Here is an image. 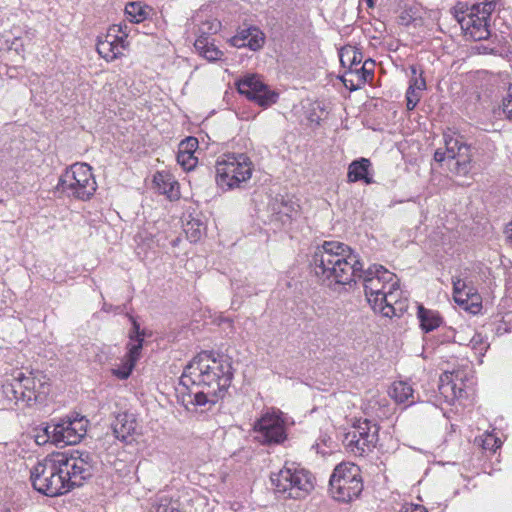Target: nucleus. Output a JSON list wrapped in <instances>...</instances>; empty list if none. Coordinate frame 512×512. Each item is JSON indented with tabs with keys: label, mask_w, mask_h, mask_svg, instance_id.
<instances>
[{
	"label": "nucleus",
	"mask_w": 512,
	"mask_h": 512,
	"mask_svg": "<svg viewBox=\"0 0 512 512\" xmlns=\"http://www.w3.org/2000/svg\"><path fill=\"white\" fill-rule=\"evenodd\" d=\"M92 473V458L89 453H57L38 462L30 471V480L36 491L55 497L82 486Z\"/></svg>",
	"instance_id": "nucleus-1"
},
{
	"label": "nucleus",
	"mask_w": 512,
	"mask_h": 512,
	"mask_svg": "<svg viewBox=\"0 0 512 512\" xmlns=\"http://www.w3.org/2000/svg\"><path fill=\"white\" fill-rule=\"evenodd\" d=\"M360 265L359 255L338 241H325L317 246L311 260L316 277L330 288L351 284Z\"/></svg>",
	"instance_id": "nucleus-2"
},
{
	"label": "nucleus",
	"mask_w": 512,
	"mask_h": 512,
	"mask_svg": "<svg viewBox=\"0 0 512 512\" xmlns=\"http://www.w3.org/2000/svg\"><path fill=\"white\" fill-rule=\"evenodd\" d=\"M233 378L232 363L226 356L215 358L211 353L201 352L184 368L180 384L210 389L224 395Z\"/></svg>",
	"instance_id": "nucleus-3"
},
{
	"label": "nucleus",
	"mask_w": 512,
	"mask_h": 512,
	"mask_svg": "<svg viewBox=\"0 0 512 512\" xmlns=\"http://www.w3.org/2000/svg\"><path fill=\"white\" fill-rule=\"evenodd\" d=\"M495 8L494 1H458L452 8V13L466 36L474 41H481L491 35V15Z\"/></svg>",
	"instance_id": "nucleus-4"
},
{
	"label": "nucleus",
	"mask_w": 512,
	"mask_h": 512,
	"mask_svg": "<svg viewBox=\"0 0 512 512\" xmlns=\"http://www.w3.org/2000/svg\"><path fill=\"white\" fill-rule=\"evenodd\" d=\"M275 492L284 498H305L315 487V478L310 471L295 462H286L284 467L270 477Z\"/></svg>",
	"instance_id": "nucleus-5"
},
{
	"label": "nucleus",
	"mask_w": 512,
	"mask_h": 512,
	"mask_svg": "<svg viewBox=\"0 0 512 512\" xmlns=\"http://www.w3.org/2000/svg\"><path fill=\"white\" fill-rule=\"evenodd\" d=\"M216 183L222 190L240 187L252 175V162L243 153H227L219 156L215 164Z\"/></svg>",
	"instance_id": "nucleus-6"
},
{
	"label": "nucleus",
	"mask_w": 512,
	"mask_h": 512,
	"mask_svg": "<svg viewBox=\"0 0 512 512\" xmlns=\"http://www.w3.org/2000/svg\"><path fill=\"white\" fill-rule=\"evenodd\" d=\"M57 189L78 200L87 201L96 192L97 183L92 168L86 163H75L60 176Z\"/></svg>",
	"instance_id": "nucleus-7"
},
{
	"label": "nucleus",
	"mask_w": 512,
	"mask_h": 512,
	"mask_svg": "<svg viewBox=\"0 0 512 512\" xmlns=\"http://www.w3.org/2000/svg\"><path fill=\"white\" fill-rule=\"evenodd\" d=\"M363 490L360 469L351 463H341L335 467L329 480V491L338 502L349 503L357 499Z\"/></svg>",
	"instance_id": "nucleus-8"
},
{
	"label": "nucleus",
	"mask_w": 512,
	"mask_h": 512,
	"mask_svg": "<svg viewBox=\"0 0 512 512\" xmlns=\"http://www.w3.org/2000/svg\"><path fill=\"white\" fill-rule=\"evenodd\" d=\"M395 279L396 276L383 266L374 264L364 269V265L361 262L355 275V280L352 282L362 283L367 301L373 310L377 311V307L380 304L379 297H382V294L388 289V284H391Z\"/></svg>",
	"instance_id": "nucleus-9"
},
{
	"label": "nucleus",
	"mask_w": 512,
	"mask_h": 512,
	"mask_svg": "<svg viewBox=\"0 0 512 512\" xmlns=\"http://www.w3.org/2000/svg\"><path fill=\"white\" fill-rule=\"evenodd\" d=\"M379 437V426L369 419H359L344 436L343 443L355 456H364L373 451Z\"/></svg>",
	"instance_id": "nucleus-10"
},
{
	"label": "nucleus",
	"mask_w": 512,
	"mask_h": 512,
	"mask_svg": "<svg viewBox=\"0 0 512 512\" xmlns=\"http://www.w3.org/2000/svg\"><path fill=\"white\" fill-rule=\"evenodd\" d=\"M254 438L263 445L282 443L287 435L281 412L264 413L254 424Z\"/></svg>",
	"instance_id": "nucleus-11"
},
{
	"label": "nucleus",
	"mask_w": 512,
	"mask_h": 512,
	"mask_svg": "<svg viewBox=\"0 0 512 512\" xmlns=\"http://www.w3.org/2000/svg\"><path fill=\"white\" fill-rule=\"evenodd\" d=\"M445 147L448 154L449 170L459 176L467 175L472 168L474 147L463 141V137L446 136Z\"/></svg>",
	"instance_id": "nucleus-12"
},
{
	"label": "nucleus",
	"mask_w": 512,
	"mask_h": 512,
	"mask_svg": "<svg viewBox=\"0 0 512 512\" xmlns=\"http://www.w3.org/2000/svg\"><path fill=\"white\" fill-rule=\"evenodd\" d=\"M236 86L240 94L264 108L275 104L279 98V94L271 90L256 74L244 76L236 82Z\"/></svg>",
	"instance_id": "nucleus-13"
},
{
	"label": "nucleus",
	"mask_w": 512,
	"mask_h": 512,
	"mask_svg": "<svg viewBox=\"0 0 512 512\" xmlns=\"http://www.w3.org/2000/svg\"><path fill=\"white\" fill-rule=\"evenodd\" d=\"M87 421L84 417L63 419L55 424L57 442L59 446L75 445L81 441L86 434Z\"/></svg>",
	"instance_id": "nucleus-14"
},
{
	"label": "nucleus",
	"mask_w": 512,
	"mask_h": 512,
	"mask_svg": "<svg viewBox=\"0 0 512 512\" xmlns=\"http://www.w3.org/2000/svg\"><path fill=\"white\" fill-rule=\"evenodd\" d=\"M232 46L237 48L248 47L252 51L260 50L265 43L264 33L256 26H249L240 29L230 39Z\"/></svg>",
	"instance_id": "nucleus-15"
},
{
	"label": "nucleus",
	"mask_w": 512,
	"mask_h": 512,
	"mask_svg": "<svg viewBox=\"0 0 512 512\" xmlns=\"http://www.w3.org/2000/svg\"><path fill=\"white\" fill-rule=\"evenodd\" d=\"M28 378L33 381V384H30L29 390H27L26 403L31 405L43 402L50 391L49 379L41 372H30Z\"/></svg>",
	"instance_id": "nucleus-16"
},
{
	"label": "nucleus",
	"mask_w": 512,
	"mask_h": 512,
	"mask_svg": "<svg viewBox=\"0 0 512 512\" xmlns=\"http://www.w3.org/2000/svg\"><path fill=\"white\" fill-rule=\"evenodd\" d=\"M136 428L137 422L135 416L127 412L118 414L112 423L115 437L125 443L132 441Z\"/></svg>",
	"instance_id": "nucleus-17"
},
{
	"label": "nucleus",
	"mask_w": 512,
	"mask_h": 512,
	"mask_svg": "<svg viewBox=\"0 0 512 512\" xmlns=\"http://www.w3.org/2000/svg\"><path fill=\"white\" fill-rule=\"evenodd\" d=\"M33 381L28 378L22 371H16L12 375L11 382H7L4 387V392L8 397L15 401L26 402V393L29 390V385Z\"/></svg>",
	"instance_id": "nucleus-18"
},
{
	"label": "nucleus",
	"mask_w": 512,
	"mask_h": 512,
	"mask_svg": "<svg viewBox=\"0 0 512 512\" xmlns=\"http://www.w3.org/2000/svg\"><path fill=\"white\" fill-rule=\"evenodd\" d=\"M197 146L198 141L194 137H188L180 143L176 159L184 170L190 171L196 166L197 157L194 156V149Z\"/></svg>",
	"instance_id": "nucleus-19"
},
{
	"label": "nucleus",
	"mask_w": 512,
	"mask_h": 512,
	"mask_svg": "<svg viewBox=\"0 0 512 512\" xmlns=\"http://www.w3.org/2000/svg\"><path fill=\"white\" fill-rule=\"evenodd\" d=\"M371 165V161L367 158H360L351 162L348 167V181H364L366 184L373 183V178L369 175V169L371 168Z\"/></svg>",
	"instance_id": "nucleus-20"
},
{
	"label": "nucleus",
	"mask_w": 512,
	"mask_h": 512,
	"mask_svg": "<svg viewBox=\"0 0 512 512\" xmlns=\"http://www.w3.org/2000/svg\"><path fill=\"white\" fill-rule=\"evenodd\" d=\"M154 183L159 193L166 195L170 200L179 198V184L169 173L157 172L154 175Z\"/></svg>",
	"instance_id": "nucleus-21"
},
{
	"label": "nucleus",
	"mask_w": 512,
	"mask_h": 512,
	"mask_svg": "<svg viewBox=\"0 0 512 512\" xmlns=\"http://www.w3.org/2000/svg\"><path fill=\"white\" fill-rule=\"evenodd\" d=\"M132 325L133 331L130 334V339L132 343L129 345L128 353L125 356L124 360L135 365L141 355V350L144 341V333L140 331V325L135 320L132 321Z\"/></svg>",
	"instance_id": "nucleus-22"
},
{
	"label": "nucleus",
	"mask_w": 512,
	"mask_h": 512,
	"mask_svg": "<svg viewBox=\"0 0 512 512\" xmlns=\"http://www.w3.org/2000/svg\"><path fill=\"white\" fill-rule=\"evenodd\" d=\"M417 318L420 327L426 333L433 331L442 324V318L437 311L426 309L423 305L417 304Z\"/></svg>",
	"instance_id": "nucleus-23"
},
{
	"label": "nucleus",
	"mask_w": 512,
	"mask_h": 512,
	"mask_svg": "<svg viewBox=\"0 0 512 512\" xmlns=\"http://www.w3.org/2000/svg\"><path fill=\"white\" fill-rule=\"evenodd\" d=\"M146 512H180L179 503L166 493L160 492L150 499Z\"/></svg>",
	"instance_id": "nucleus-24"
},
{
	"label": "nucleus",
	"mask_w": 512,
	"mask_h": 512,
	"mask_svg": "<svg viewBox=\"0 0 512 512\" xmlns=\"http://www.w3.org/2000/svg\"><path fill=\"white\" fill-rule=\"evenodd\" d=\"M340 62L343 67L349 68V74H353L363 59L362 53L354 46L343 47L339 52Z\"/></svg>",
	"instance_id": "nucleus-25"
},
{
	"label": "nucleus",
	"mask_w": 512,
	"mask_h": 512,
	"mask_svg": "<svg viewBox=\"0 0 512 512\" xmlns=\"http://www.w3.org/2000/svg\"><path fill=\"white\" fill-rule=\"evenodd\" d=\"M413 388L406 382L393 383L389 394L398 403L411 405L414 403Z\"/></svg>",
	"instance_id": "nucleus-26"
},
{
	"label": "nucleus",
	"mask_w": 512,
	"mask_h": 512,
	"mask_svg": "<svg viewBox=\"0 0 512 512\" xmlns=\"http://www.w3.org/2000/svg\"><path fill=\"white\" fill-rule=\"evenodd\" d=\"M402 295L403 292L400 289L399 281L396 278L391 284H388V289L385 291L384 294H382V297H379L380 304L377 307L376 312L381 313V309H386L390 306L395 305Z\"/></svg>",
	"instance_id": "nucleus-27"
},
{
	"label": "nucleus",
	"mask_w": 512,
	"mask_h": 512,
	"mask_svg": "<svg viewBox=\"0 0 512 512\" xmlns=\"http://www.w3.org/2000/svg\"><path fill=\"white\" fill-rule=\"evenodd\" d=\"M118 32H121V25H112L105 35L106 40L111 42V53L116 54V59L122 56L127 48V42L123 36L118 35Z\"/></svg>",
	"instance_id": "nucleus-28"
},
{
	"label": "nucleus",
	"mask_w": 512,
	"mask_h": 512,
	"mask_svg": "<svg viewBox=\"0 0 512 512\" xmlns=\"http://www.w3.org/2000/svg\"><path fill=\"white\" fill-rule=\"evenodd\" d=\"M452 373H444L440 377L438 389L439 393L444 397L445 401L449 404L454 403L456 399H458V394L454 393V389H456V383L453 381Z\"/></svg>",
	"instance_id": "nucleus-29"
},
{
	"label": "nucleus",
	"mask_w": 512,
	"mask_h": 512,
	"mask_svg": "<svg viewBox=\"0 0 512 512\" xmlns=\"http://www.w3.org/2000/svg\"><path fill=\"white\" fill-rule=\"evenodd\" d=\"M194 47L198 53L208 61H217L223 56V52L220 51L212 41L196 39Z\"/></svg>",
	"instance_id": "nucleus-30"
},
{
	"label": "nucleus",
	"mask_w": 512,
	"mask_h": 512,
	"mask_svg": "<svg viewBox=\"0 0 512 512\" xmlns=\"http://www.w3.org/2000/svg\"><path fill=\"white\" fill-rule=\"evenodd\" d=\"M190 403L195 406H204L207 403L215 404L222 395L210 389L202 388V390L192 392L189 394Z\"/></svg>",
	"instance_id": "nucleus-31"
},
{
	"label": "nucleus",
	"mask_w": 512,
	"mask_h": 512,
	"mask_svg": "<svg viewBox=\"0 0 512 512\" xmlns=\"http://www.w3.org/2000/svg\"><path fill=\"white\" fill-rule=\"evenodd\" d=\"M220 28L221 23L217 19H208L200 24L196 39L210 41L211 36L216 34Z\"/></svg>",
	"instance_id": "nucleus-32"
},
{
	"label": "nucleus",
	"mask_w": 512,
	"mask_h": 512,
	"mask_svg": "<svg viewBox=\"0 0 512 512\" xmlns=\"http://www.w3.org/2000/svg\"><path fill=\"white\" fill-rule=\"evenodd\" d=\"M204 229L203 223L196 219H192L184 225V231L190 242L199 241Z\"/></svg>",
	"instance_id": "nucleus-33"
},
{
	"label": "nucleus",
	"mask_w": 512,
	"mask_h": 512,
	"mask_svg": "<svg viewBox=\"0 0 512 512\" xmlns=\"http://www.w3.org/2000/svg\"><path fill=\"white\" fill-rule=\"evenodd\" d=\"M453 298L455 302L459 306H464V304H469L468 295L465 291H463L465 287V281L460 278H453Z\"/></svg>",
	"instance_id": "nucleus-34"
},
{
	"label": "nucleus",
	"mask_w": 512,
	"mask_h": 512,
	"mask_svg": "<svg viewBox=\"0 0 512 512\" xmlns=\"http://www.w3.org/2000/svg\"><path fill=\"white\" fill-rule=\"evenodd\" d=\"M408 309V299L406 297L401 296V298L396 302L395 305L390 306L386 309H381V314L385 317H400L403 315Z\"/></svg>",
	"instance_id": "nucleus-35"
},
{
	"label": "nucleus",
	"mask_w": 512,
	"mask_h": 512,
	"mask_svg": "<svg viewBox=\"0 0 512 512\" xmlns=\"http://www.w3.org/2000/svg\"><path fill=\"white\" fill-rule=\"evenodd\" d=\"M125 12L132 23H139L146 18V12L139 3H129L125 8Z\"/></svg>",
	"instance_id": "nucleus-36"
},
{
	"label": "nucleus",
	"mask_w": 512,
	"mask_h": 512,
	"mask_svg": "<svg viewBox=\"0 0 512 512\" xmlns=\"http://www.w3.org/2000/svg\"><path fill=\"white\" fill-rule=\"evenodd\" d=\"M375 62L373 60H367L363 63L360 68H355L353 73L357 75L361 84L371 80L373 78V67Z\"/></svg>",
	"instance_id": "nucleus-37"
},
{
	"label": "nucleus",
	"mask_w": 512,
	"mask_h": 512,
	"mask_svg": "<svg viewBox=\"0 0 512 512\" xmlns=\"http://www.w3.org/2000/svg\"><path fill=\"white\" fill-rule=\"evenodd\" d=\"M111 42L106 40V38H99L97 42V52L99 55L104 58L106 61H113L116 59V54L111 53Z\"/></svg>",
	"instance_id": "nucleus-38"
},
{
	"label": "nucleus",
	"mask_w": 512,
	"mask_h": 512,
	"mask_svg": "<svg viewBox=\"0 0 512 512\" xmlns=\"http://www.w3.org/2000/svg\"><path fill=\"white\" fill-rule=\"evenodd\" d=\"M55 424H49L44 429L43 435H37L36 436V442L37 443H46L47 441H51L53 444L59 446V443L57 442V436L56 431H54Z\"/></svg>",
	"instance_id": "nucleus-39"
},
{
	"label": "nucleus",
	"mask_w": 512,
	"mask_h": 512,
	"mask_svg": "<svg viewBox=\"0 0 512 512\" xmlns=\"http://www.w3.org/2000/svg\"><path fill=\"white\" fill-rule=\"evenodd\" d=\"M503 114L507 119H512V84L509 85L506 95L503 97L502 106Z\"/></svg>",
	"instance_id": "nucleus-40"
},
{
	"label": "nucleus",
	"mask_w": 512,
	"mask_h": 512,
	"mask_svg": "<svg viewBox=\"0 0 512 512\" xmlns=\"http://www.w3.org/2000/svg\"><path fill=\"white\" fill-rule=\"evenodd\" d=\"M134 367H135V365L124 360L121 367L112 369V374L114 376H116L117 378L124 380V379H127L131 375Z\"/></svg>",
	"instance_id": "nucleus-41"
},
{
	"label": "nucleus",
	"mask_w": 512,
	"mask_h": 512,
	"mask_svg": "<svg viewBox=\"0 0 512 512\" xmlns=\"http://www.w3.org/2000/svg\"><path fill=\"white\" fill-rule=\"evenodd\" d=\"M481 445H482L483 449L495 452L496 449L501 446V441L499 438H497L493 434L486 433L484 435V438L482 439Z\"/></svg>",
	"instance_id": "nucleus-42"
},
{
	"label": "nucleus",
	"mask_w": 512,
	"mask_h": 512,
	"mask_svg": "<svg viewBox=\"0 0 512 512\" xmlns=\"http://www.w3.org/2000/svg\"><path fill=\"white\" fill-rule=\"evenodd\" d=\"M470 345L476 353L483 355V353L488 349L489 344L484 341L481 334H475L470 340Z\"/></svg>",
	"instance_id": "nucleus-43"
},
{
	"label": "nucleus",
	"mask_w": 512,
	"mask_h": 512,
	"mask_svg": "<svg viewBox=\"0 0 512 512\" xmlns=\"http://www.w3.org/2000/svg\"><path fill=\"white\" fill-rule=\"evenodd\" d=\"M462 307L472 313L478 312L481 308V296L478 293L474 294L469 297V304H464Z\"/></svg>",
	"instance_id": "nucleus-44"
},
{
	"label": "nucleus",
	"mask_w": 512,
	"mask_h": 512,
	"mask_svg": "<svg viewBox=\"0 0 512 512\" xmlns=\"http://www.w3.org/2000/svg\"><path fill=\"white\" fill-rule=\"evenodd\" d=\"M408 88H413V90H417L418 92L426 89V82L422 76V71L420 72L419 77H411Z\"/></svg>",
	"instance_id": "nucleus-45"
},
{
	"label": "nucleus",
	"mask_w": 512,
	"mask_h": 512,
	"mask_svg": "<svg viewBox=\"0 0 512 512\" xmlns=\"http://www.w3.org/2000/svg\"><path fill=\"white\" fill-rule=\"evenodd\" d=\"M401 512H428L427 509L423 505L413 504V503H405Z\"/></svg>",
	"instance_id": "nucleus-46"
},
{
	"label": "nucleus",
	"mask_w": 512,
	"mask_h": 512,
	"mask_svg": "<svg viewBox=\"0 0 512 512\" xmlns=\"http://www.w3.org/2000/svg\"><path fill=\"white\" fill-rule=\"evenodd\" d=\"M434 160L439 163L444 161L448 163L447 149L445 151H442L441 149L436 150L434 153Z\"/></svg>",
	"instance_id": "nucleus-47"
},
{
	"label": "nucleus",
	"mask_w": 512,
	"mask_h": 512,
	"mask_svg": "<svg viewBox=\"0 0 512 512\" xmlns=\"http://www.w3.org/2000/svg\"><path fill=\"white\" fill-rule=\"evenodd\" d=\"M406 100H407L406 106H407L408 110H413L417 106V104L419 102V98L407 97Z\"/></svg>",
	"instance_id": "nucleus-48"
},
{
	"label": "nucleus",
	"mask_w": 512,
	"mask_h": 512,
	"mask_svg": "<svg viewBox=\"0 0 512 512\" xmlns=\"http://www.w3.org/2000/svg\"><path fill=\"white\" fill-rule=\"evenodd\" d=\"M506 234L507 241L512 246V221L506 226Z\"/></svg>",
	"instance_id": "nucleus-49"
},
{
	"label": "nucleus",
	"mask_w": 512,
	"mask_h": 512,
	"mask_svg": "<svg viewBox=\"0 0 512 512\" xmlns=\"http://www.w3.org/2000/svg\"><path fill=\"white\" fill-rule=\"evenodd\" d=\"M463 291H465L467 293L468 298L477 293L475 288L472 285L467 284L466 282H465V287H464Z\"/></svg>",
	"instance_id": "nucleus-50"
},
{
	"label": "nucleus",
	"mask_w": 512,
	"mask_h": 512,
	"mask_svg": "<svg viewBox=\"0 0 512 512\" xmlns=\"http://www.w3.org/2000/svg\"><path fill=\"white\" fill-rule=\"evenodd\" d=\"M407 97L419 98L420 99V94H419V92L417 90H413V88H408L407 92H406V98Z\"/></svg>",
	"instance_id": "nucleus-51"
},
{
	"label": "nucleus",
	"mask_w": 512,
	"mask_h": 512,
	"mask_svg": "<svg viewBox=\"0 0 512 512\" xmlns=\"http://www.w3.org/2000/svg\"><path fill=\"white\" fill-rule=\"evenodd\" d=\"M120 25H121V32H118V35L123 36L124 40L126 41L128 34L125 31V29L127 28V25L126 24H124V25L120 24Z\"/></svg>",
	"instance_id": "nucleus-52"
},
{
	"label": "nucleus",
	"mask_w": 512,
	"mask_h": 512,
	"mask_svg": "<svg viewBox=\"0 0 512 512\" xmlns=\"http://www.w3.org/2000/svg\"><path fill=\"white\" fill-rule=\"evenodd\" d=\"M454 393L455 394H458V398L462 397L463 393H464V390L461 388V387H458L456 385V389H454Z\"/></svg>",
	"instance_id": "nucleus-53"
},
{
	"label": "nucleus",
	"mask_w": 512,
	"mask_h": 512,
	"mask_svg": "<svg viewBox=\"0 0 512 512\" xmlns=\"http://www.w3.org/2000/svg\"><path fill=\"white\" fill-rule=\"evenodd\" d=\"M410 70H411L412 77H418L417 76L418 69L415 65L410 66Z\"/></svg>",
	"instance_id": "nucleus-54"
},
{
	"label": "nucleus",
	"mask_w": 512,
	"mask_h": 512,
	"mask_svg": "<svg viewBox=\"0 0 512 512\" xmlns=\"http://www.w3.org/2000/svg\"><path fill=\"white\" fill-rule=\"evenodd\" d=\"M365 1H366L367 6L369 8H373L374 7V5H375L374 0H365Z\"/></svg>",
	"instance_id": "nucleus-55"
},
{
	"label": "nucleus",
	"mask_w": 512,
	"mask_h": 512,
	"mask_svg": "<svg viewBox=\"0 0 512 512\" xmlns=\"http://www.w3.org/2000/svg\"><path fill=\"white\" fill-rule=\"evenodd\" d=\"M350 89H351V90H356V89H357V87H356V86H354L353 84H351Z\"/></svg>",
	"instance_id": "nucleus-56"
},
{
	"label": "nucleus",
	"mask_w": 512,
	"mask_h": 512,
	"mask_svg": "<svg viewBox=\"0 0 512 512\" xmlns=\"http://www.w3.org/2000/svg\"><path fill=\"white\" fill-rule=\"evenodd\" d=\"M343 81H344L345 87H348L347 80L344 79Z\"/></svg>",
	"instance_id": "nucleus-57"
}]
</instances>
